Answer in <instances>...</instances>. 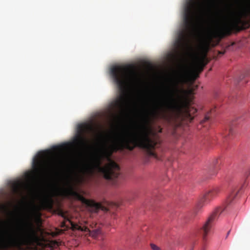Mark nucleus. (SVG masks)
<instances>
[{"instance_id":"21","label":"nucleus","mask_w":250,"mask_h":250,"mask_svg":"<svg viewBox=\"0 0 250 250\" xmlns=\"http://www.w3.org/2000/svg\"><path fill=\"white\" fill-rule=\"evenodd\" d=\"M245 77V75H242L241 76H240V78H239V81H241Z\"/></svg>"},{"instance_id":"25","label":"nucleus","mask_w":250,"mask_h":250,"mask_svg":"<svg viewBox=\"0 0 250 250\" xmlns=\"http://www.w3.org/2000/svg\"><path fill=\"white\" fill-rule=\"evenodd\" d=\"M27 176L29 177L30 178H33L30 173L27 174Z\"/></svg>"},{"instance_id":"12","label":"nucleus","mask_w":250,"mask_h":250,"mask_svg":"<svg viewBox=\"0 0 250 250\" xmlns=\"http://www.w3.org/2000/svg\"><path fill=\"white\" fill-rule=\"evenodd\" d=\"M42 204L45 207L51 208L53 205L52 197L49 195H45L42 200Z\"/></svg>"},{"instance_id":"10","label":"nucleus","mask_w":250,"mask_h":250,"mask_svg":"<svg viewBox=\"0 0 250 250\" xmlns=\"http://www.w3.org/2000/svg\"><path fill=\"white\" fill-rule=\"evenodd\" d=\"M220 188H215L212 190L207 192L204 196V202H209L211 200L216 197L220 192Z\"/></svg>"},{"instance_id":"5","label":"nucleus","mask_w":250,"mask_h":250,"mask_svg":"<svg viewBox=\"0 0 250 250\" xmlns=\"http://www.w3.org/2000/svg\"><path fill=\"white\" fill-rule=\"evenodd\" d=\"M203 6L200 0H189L188 2L185 9L184 27L179 31L177 39L180 47H184L189 42Z\"/></svg>"},{"instance_id":"23","label":"nucleus","mask_w":250,"mask_h":250,"mask_svg":"<svg viewBox=\"0 0 250 250\" xmlns=\"http://www.w3.org/2000/svg\"><path fill=\"white\" fill-rule=\"evenodd\" d=\"M162 131V128L160 127V126H159V131L158 132L161 133Z\"/></svg>"},{"instance_id":"13","label":"nucleus","mask_w":250,"mask_h":250,"mask_svg":"<svg viewBox=\"0 0 250 250\" xmlns=\"http://www.w3.org/2000/svg\"><path fill=\"white\" fill-rule=\"evenodd\" d=\"M238 192L239 190H234L232 191L227 198V203L230 204L231 202H232L233 200H234L236 197Z\"/></svg>"},{"instance_id":"1","label":"nucleus","mask_w":250,"mask_h":250,"mask_svg":"<svg viewBox=\"0 0 250 250\" xmlns=\"http://www.w3.org/2000/svg\"><path fill=\"white\" fill-rule=\"evenodd\" d=\"M150 116L146 114L143 118L142 124L135 131L126 134H116L109 147L104 148L100 155H95L83 163L81 171L84 173H92L97 170L105 179H114L120 174V167L111 158L113 152L125 149L132 151L138 147L145 150L149 155L154 156L153 150L158 143L157 136L150 126Z\"/></svg>"},{"instance_id":"15","label":"nucleus","mask_w":250,"mask_h":250,"mask_svg":"<svg viewBox=\"0 0 250 250\" xmlns=\"http://www.w3.org/2000/svg\"><path fill=\"white\" fill-rule=\"evenodd\" d=\"M72 145V143H66L64 144L61 146H57L56 147V148L58 150H61L62 149H64L67 148L70 146Z\"/></svg>"},{"instance_id":"24","label":"nucleus","mask_w":250,"mask_h":250,"mask_svg":"<svg viewBox=\"0 0 250 250\" xmlns=\"http://www.w3.org/2000/svg\"><path fill=\"white\" fill-rule=\"evenodd\" d=\"M193 74H194V75L195 76L194 79H195L197 77H198V75L197 74H196V73H194Z\"/></svg>"},{"instance_id":"22","label":"nucleus","mask_w":250,"mask_h":250,"mask_svg":"<svg viewBox=\"0 0 250 250\" xmlns=\"http://www.w3.org/2000/svg\"><path fill=\"white\" fill-rule=\"evenodd\" d=\"M229 135L232 134H233V130L232 128H230L229 130Z\"/></svg>"},{"instance_id":"2","label":"nucleus","mask_w":250,"mask_h":250,"mask_svg":"<svg viewBox=\"0 0 250 250\" xmlns=\"http://www.w3.org/2000/svg\"><path fill=\"white\" fill-rule=\"evenodd\" d=\"M187 75L186 72L180 73L172 81V86L167 89V96L160 103L159 110H154L151 113L153 118L161 117L169 120L170 117L173 116L189 121L193 119L197 109L190 105L188 97H182L180 95L183 90L180 89L179 84L184 83Z\"/></svg>"},{"instance_id":"17","label":"nucleus","mask_w":250,"mask_h":250,"mask_svg":"<svg viewBox=\"0 0 250 250\" xmlns=\"http://www.w3.org/2000/svg\"><path fill=\"white\" fill-rule=\"evenodd\" d=\"M209 113H208L205 116L204 119L201 122V124H203L209 120L210 118Z\"/></svg>"},{"instance_id":"11","label":"nucleus","mask_w":250,"mask_h":250,"mask_svg":"<svg viewBox=\"0 0 250 250\" xmlns=\"http://www.w3.org/2000/svg\"><path fill=\"white\" fill-rule=\"evenodd\" d=\"M77 146L83 147H87L88 146V141L81 135H79L76 138L74 143Z\"/></svg>"},{"instance_id":"18","label":"nucleus","mask_w":250,"mask_h":250,"mask_svg":"<svg viewBox=\"0 0 250 250\" xmlns=\"http://www.w3.org/2000/svg\"><path fill=\"white\" fill-rule=\"evenodd\" d=\"M8 210V207L4 205H0V211H6Z\"/></svg>"},{"instance_id":"20","label":"nucleus","mask_w":250,"mask_h":250,"mask_svg":"<svg viewBox=\"0 0 250 250\" xmlns=\"http://www.w3.org/2000/svg\"><path fill=\"white\" fill-rule=\"evenodd\" d=\"M245 175L247 177H249L250 176V167L248 169V170L246 172Z\"/></svg>"},{"instance_id":"27","label":"nucleus","mask_w":250,"mask_h":250,"mask_svg":"<svg viewBox=\"0 0 250 250\" xmlns=\"http://www.w3.org/2000/svg\"><path fill=\"white\" fill-rule=\"evenodd\" d=\"M2 223H3V221L1 219H0V225L2 224Z\"/></svg>"},{"instance_id":"19","label":"nucleus","mask_w":250,"mask_h":250,"mask_svg":"<svg viewBox=\"0 0 250 250\" xmlns=\"http://www.w3.org/2000/svg\"><path fill=\"white\" fill-rule=\"evenodd\" d=\"M151 248L153 250H160L159 248L154 244H151Z\"/></svg>"},{"instance_id":"9","label":"nucleus","mask_w":250,"mask_h":250,"mask_svg":"<svg viewBox=\"0 0 250 250\" xmlns=\"http://www.w3.org/2000/svg\"><path fill=\"white\" fill-rule=\"evenodd\" d=\"M69 222L70 223L71 228L73 230H78L82 231L89 232V235L93 237H96L101 233V230L99 229H95L91 231L87 226H82L81 225L74 223L71 221H69Z\"/></svg>"},{"instance_id":"3","label":"nucleus","mask_w":250,"mask_h":250,"mask_svg":"<svg viewBox=\"0 0 250 250\" xmlns=\"http://www.w3.org/2000/svg\"><path fill=\"white\" fill-rule=\"evenodd\" d=\"M113 82L123 95L112 103L113 108L123 112L127 103L126 92L128 87L138 81L137 72L132 66L116 65L110 69Z\"/></svg>"},{"instance_id":"6","label":"nucleus","mask_w":250,"mask_h":250,"mask_svg":"<svg viewBox=\"0 0 250 250\" xmlns=\"http://www.w3.org/2000/svg\"><path fill=\"white\" fill-rule=\"evenodd\" d=\"M224 208L219 207L212 212L205 222L201 229L200 232L202 234L203 238L206 240L208 234L210 232L213 222L218 218L219 216L223 211Z\"/></svg>"},{"instance_id":"14","label":"nucleus","mask_w":250,"mask_h":250,"mask_svg":"<svg viewBox=\"0 0 250 250\" xmlns=\"http://www.w3.org/2000/svg\"><path fill=\"white\" fill-rule=\"evenodd\" d=\"M22 184L21 183H15L14 185V191L16 193H18L21 191L22 187Z\"/></svg>"},{"instance_id":"16","label":"nucleus","mask_w":250,"mask_h":250,"mask_svg":"<svg viewBox=\"0 0 250 250\" xmlns=\"http://www.w3.org/2000/svg\"><path fill=\"white\" fill-rule=\"evenodd\" d=\"M222 160L220 157L215 159L213 162L212 164L215 167H217L218 166L221 164Z\"/></svg>"},{"instance_id":"8","label":"nucleus","mask_w":250,"mask_h":250,"mask_svg":"<svg viewBox=\"0 0 250 250\" xmlns=\"http://www.w3.org/2000/svg\"><path fill=\"white\" fill-rule=\"evenodd\" d=\"M33 167L35 172L39 175H44L47 171L46 163L41 159H36L34 160Z\"/></svg>"},{"instance_id":"7","label":"nucleus","mask_w":250,"mask_h":250,"mask_svg":"<svg viewBox=\"0 0 250 250\" xmlns=\"http://www.w3.org/2000/svg\"><path fill=\"white\" fill-rule=\"evenodd\" d=\"M74 193L78 200L89 208V210L90 212L97 213L100 209L103 210L105 209V208L103 207L100 203H96L92 200L87 199L83 195L76 192H74Z\"/></svg>"},{"instance_id":"4","label":"nucleus","mask_w":250,"mask_h":250,"mask_svg":"<svg viewBox=\"0 0 250 250\" xmlns=\"http://www.w3.org/2000/svg\"><path fill=\"white\" fill-rule=\"evenodd\" d=\"M38 238L37 228L28 222L7 234L2 240V246L6 250H31Z\"/></svg>"},{"instance_id":"28","label":"nucleus","mask_w":250,"mask_h":250,"mask_svg":"<svg viewBox=\"0 0 250 250\" xmlns=\"http://www.w3.org/2000/svg\"><path fill=\"white\" fill-rule=\"evenodd\" d=\"M229 231H228V235L229 234Z\"/></svg>"},{"instance_id":"26","label":"nucleus","mask_w":250,"mask_h":250,"mask_svg":"<svg viewBox=\"0 0 250 250\" xmlns=\"http://www.w3.org/2000/svg\"><path fill=\"white\" fill-rule=\"evenodd\" d=\"M218 53H219V54H220V55H223V54H224V53H223V52H218Z\"/></svg>"}]
</instances>
